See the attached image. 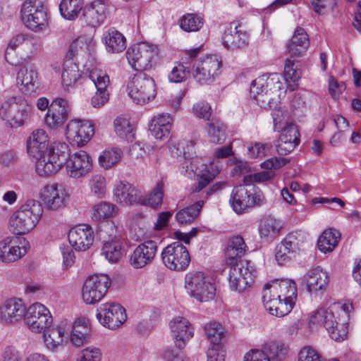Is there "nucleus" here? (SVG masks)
<instances>
[{
	"label": "nucleus",
	"mask_w": 361,
	"mask_h": 361,
	"mask_svg": "<svg viewBox=\"0 0 361 361\" xmlns=\"http://www.w3.org/2000/svg\"><path fill=\"white\" fill-rule=\"evenodd\" d=\"M140 192L132 184L124 181L116 183L113 190L115 201L124 206L139 204Z\"/></svg>",
	"instance_id": "7c9ffc66"
},
{
	"label": "nucleus",
	"mask_w": 361,
	"mask_h": 361,
	"mask_svg": "<svg viewBox=\"0 0 361 361\" xmlns=\"http://www.w3.org/2000/svg\"><path fill=\"white\" fill-rule=\"evenodd\" d=\"M158 52L157 45L140 42L128 48L126 57L132 68L142 71L152 68L157 63Z\"/></svg>",
	"instance_id": "6e6552de"
},
{
	"label": "nucleus",
	"mask_w": 361,
	"mask_h": 361,
	"mask_svg": "<svg viewBox=\"0 0 361 361\" xmlns=\"http://www.w3.org/2000/svg\"><path fill=\"white\" fill-rule=\"evenodd\" d=\"M271 116L273 119V130L274 132H280L290 124H294L289 111L279 105L274 106Z\"/></svg>",
	"instance_id": "de8ad7c7"
},
{
	"label": "nucleus",
	"mask_w": 361,
	"mask_h": 361,
	"mask_svg": "<svg viewBox=\"0 0 361 361\" xmlns=\"http://www.w3.org/2000/svg\"><path fill=\"white\" fill-rule=\"evenodd\" d=\"M263 350L268 354L270 360L281 361L287 355L288 348L281 341H271L264 345Z\"/></svg>",
	"instance_id": "5fc2aeb1"
},
{
	"label": "nucleus",
	"mask_w": 361,
	"mask_h": 361,
	"mask_svg": "<svg viewBox=\"0 0 361 361\" xmlns=\"http://www.w3.org/2000/svg\"><path fill=\"white\" fill-rule=\"evenodd\" d=\"M277 152L281 155H286L291 152L300 143V133L295 124H290L280 131Z\"/></svg>",
	"instance_id": "2f4dec72"
},
{
	"label": "nucleus",
	"mask_w": 361,
	"mask_h": 361,
	"mask_svg": "<svg viewBox=\"0 0 361 361\" xmlns=\"http://www.w3.org/2000/svg\"><path fill=\"white\" fill-rule=\"evenodd\" d=\"M183 168L185 169V175L189 176L196 175L200 177V180L195 188L196 192L205 188L221 171V168L215 161H212L207 165L197 157L185 160Z\"/></svg>",
	"instance_id": "4468645a"
},
{
	"label": "nucleus",
	"mask_w": 361,
	"mask_h": 361,
	"mask_svg": "<svg viewBox=\"0 0 361 361\" xmlns=\"http://www.w3.org/2000/svg\"><path fill=\"white\" fill-rule=\"evenodd\" d=\"M94 134V126L87 120L73 119L70 121L66 126V138L72 145L78 147L87 144Z\"/></svg>",
	"instance_id": "4be33fe9"
},
{
	"label": "nucleus",
	"mask_w": 361,
	"mask_h": 361,
	"mask_svg": "<svg viewBox=\"0 0 361 361\" xmlns=\"http://www.w3.org/2000/svg\"><path fill=\"white\" fill-rule=\"evenodd\" d=\"M97 318L104 326L114 329L120 326L126 320L125 309L118 303L106 302L97 308Z\"/></svg>",
	"instance_id": "393cba45"
},
{
	"label": "nucleus",
	"mask_w": 361,
	"mask_h": 361,
	"mask_svg": "<svg viewBox=\"0 0 361 361\" xmlns=\"http://www.w3.org/2000/svg\"><path fill=\"white\" fill-rule=\"evenodd\" d=\"M283 240L290 247V250L297 253L303 250L308 243V235L303 231H298L290 233Z\"/></svg>",
	"instance_id": "3c124183"
},
{
	"label": "nucleus",
	"mask_w": 361,
	"mask_h": 361,
	"mask_svg": "<svg viewBox=\"0 0 361 361\" xmlns=\"http://www.w3.org/2000/svg\"><path fill=\"white\" fill-rule=\"evenodd\" d=\"M162 199L163 185L161 183H158L148 195L143 196L142 192H140V202H139V204L155 208L161 205Z\"/></svg>",
	"instance_id": "bf43d9fd"
},
{
	"label": "nucleus",
	"mask_w": 361,
	"mask_h": 361,
	"mask_svg": "<svg viewBox=\"0 0 361 361\" xmlns=\"http://www.w3.org/2000/svg\"><path fill=\"white\" fill-rule=\"evenodd\" d=\"M91 193L96 197L102 198L106 192V180L101 174H94L88 180Z\"/></svg>",
	"instance_id": "052dcab7"
},
{
	"label": "nucleus",
	"mask_w": 361,
	"mask_h": 361,
	"mask_svg": "<svg viewBox=\"0 0 361 361\" xmlns=\"http://www.w3.org/2000/svg\"><path fill=\"white\" fill-rule=\"evenodd\" d=\"M161 257L164 266L172 271H183L190 264V256L185 246L179 242H174L165 247Z\"/></svg>",
	"instance_id": "f3484780"
},
{
	"label": "nucleus",
	"mask_w": 361,
	"mask_h": 361,
	"mask_svg": "<svg viewBox=\"0 0 361 361\" xmlns=\"http://www.w3.org/2000/svg\"><path fill=\"white\" fill-rule=\"evenodd\" d=\"M281 229V221L272 216H263L258 226L260 238L268 242H271L278 238Z\"/></svg>",
	"instance_id": "f704fd0d"
},
{
	"label": "nucleus",
	"mask_w": 361,
	"mask_h": 361,
	"mask_svg": "<svg viewBox=\"0 0 361 361\" xmlns=\"http://www.w3.org/2000/svg\"><path fill=\"white\" fill-rule=\"evenodd\" d=\"M110 285V278L106 274L88 276L82 288L83 302L87 305H94L99 302L106 294Z\"/></svg>",
	"instance_id": "a211bd4d"
},
{
	"label": "nucleus",
	"mask_w": 361,
	"mask_h": 361,
	"mask_svg": "<svg viewBox=\"0 0 361 361\" xmlns=\"http://www.w3.org/2000/svg\"><path fill=\"white\" fill-rule=\"evenodd\" d=\"M102 253L111 263H116L122 257V244L120 240L106 241L102 247Z\"/></svg>",
	"instance_id": "4d7b16f0"
},
{
	"label": "nucleus",
	"mask_w": 361,
	"mask_h": 361,
	"mask_svg": "<svg viewBox=\"0 0 361 361\" xmlns=\"http://www.w3.org/2000/svg\"><path fill=\"white\" fill-rule=\"evenodd\" d=\"M118 212V207L113 203L101 201L94 204L90 210L91 218L96 221H102L113 218Z\"/></svg>",
	"instance_id": "49530a36"
},
{
	"label": "nucleus",
	"mask_w": 361,
	"mask_h": 361,
	"mask_svg": "<svg viewBox=\"0 0 361 361\" xmlns=\"http://www.w3.org/2000/svg\"><path fill=\"white\" fill-rule=\"evenodd\" d=\"M305 281L309 292H317L326 288L329 276L325 271L320 267H317L306 273Z\"/></svg>",
	"instance_id": "79ce46f5"
},
{
	"label": "nucleus",
	"mask_w": 361,
	"mask_h": 361,
	"mask_svg": "<svg viewBox=\"0 0 361 361\" xmlns=\"http://www.w3.org/2000/svg\"><path fill=\"white\" fill-rule=\"evenodd\" d=\"M81 77L78 66L71 59H66L63 64L61 84L64 89L74 87Z\"/></svg>",
	"instance_id": "37998d69"
},
{
	"label": "nucleus",
	"mask_w": 361,
	"mask_h": 361,
	"mask_svg": "<svg viewBox=\"0 0 361 361\" xmlns=\"http://www.w3.org/2000/svg\"><path fill=\"white\" fill-rule=\"evenodd\" d=\"M173 118L169 114H161L154 116L150 123L149 130L157 140L167 137L170 133Z\"/></svg>",
	"instance_id": "ea45409f"
},
{
	"label": "nucleus",
	"mask_w": 361,
	"mask_h": 361,
	"mask_svg": "<svg viewBox=\"0 0 361 361\" xmlns=\"http://www.w3.org/2000/svg\"><path fill=\"white\" fill-rule=\"evenodd\" d=\"M297 286L288 279H275L267 283L262 290V301L267 310L276 317L287 315L295 303Z\"/></svg>",
	"instance_id": "f03ea898"
},
{
	"label": "nucleus",
	"mask_w": 361,
	"mask_h": 361,
	"mask_svg": "<svg viewBox=\"0 0 361 361\" xmlns=\"http://www.w3.org/2000/svg\"><path fill=\"white\" fill-rule=\"evenodd\" d=\"M203 204L204 202L200 200L191 206L180 209L176 215V220L180 224L192 223L199 215Z\"/></svg>",
	"instance_id": "603ef678"
},
{
	"label": "nucleus",
	"mask_w": 361,
	"mask_h": 361,
	"mask_svg": "<svg viewBox=\"0 0 361 361\" xmlns=\"http://www.w3.org/2000/svg\"><path fill=\"white\" fill-rule=\"evenodd\" d=\"M49 143L47 133L41 128L33 130L27 140V153L36 159L35 171L42 177L57 173L68 154V146L65 142H54L49 148Z\"/></svg>",
	"instance_id": "f257e3e1"
},
{
	"label": "nucleus",
	"mask_w": 361,
	"mask_h": 361,
	"mask_svg": "<svg viewBox=\"0 0 361 361\" xmlns=\"http://www.w3.org/2000/svg\"><path fill=\"white\" fill-rule=\"evenodd\" d=\"M204 332L210 345L223 344V340L226 336L224 327L218 322H210L205 325Z\"/></svg>",
	"instance_id": "6e6d98bb"
},
{
	"label": "nucleus",
	"mask_w": 361,
	"mask_h": 361,
	"mask_svg": "<svg viewBox=\"0 0 361 361\" xmlns=\"http://www.w3.org/2000/svg\"><path fill=\"white\" fill-rule=\"evenodd\" d=\"M42 214L43 207L39 201L27 200L10 216L9 230L15 235L27 234L36 227Z\"/></svg>",
	"instance_id": "20e7f679"
},
{
	"label": "nucleus",
	"mask_w": 361,
	"mask_h": 361,
	"mask_svg": "<svg viewBox=\"0 0 361 361\" xmlns=\"http://www.w3.org/2000/svg\"><path fill=\"white\" fill-rule=\"evenodd\" d=\"M89 78L94 83L96 89H107L110 84L109 76L106 71L97 68H94L90 71Z\"/></svg>",
	"instance_id": "680f3d73"
},
{
	"label": "nucleus",
	"mask_w": 361,
	"mask_h": 361,
	"mask_svg": "<svg viewBox=\"0 0 361 361\" xmlns=\"http://www.w3.org/2000/svg\"><path fill=\"white\" fill-rule=\"evenodd\" d=\"M221 63L216 55H208L201 58L193 66V77L200 84L212 82L219 73Z\"/></svg>",
	"instance_id": "412c9836"
},
{
	"label": "nucleus",
	"mask_w": 361,
	"mask_h": 361,
	"mask_svg": "<svg viewBox=\"0 0 361 361\" xmlns=\"http://www.w3.org/2000/svg\"><path fill=\"white\" fill-rule=\"evenodd\" d=\"M290 159L285 157H271L262 162L260 166L265 169L258 173L246 175L243 178V182L246 185L259 183L271 180L275 176L274 170L279 169L290 162Z\"/></svg>",
	"instance_id": "bb28decb"
},
{
	"label": "nucleus",
	"mask_w": 361,
	"mask_h": 361,
	"mask_svg": "<svg viewBox=\"0 0 361 361\" xmlns=\"http://www.w3.org/2000/svg\"><path fill=\"white\" fill-rule=\"evenodd\" d=\"M298 361H325V360L316 349L310 345H305L299 351Z\"/></svg>",
	"instance_id": "774afa93"
},
{
	"label": "nucleus",
	"mask_w": 361,
	"mask_h": 361,
	"mask_svg": "<svg viewBox=\"0 0 361 361\" xmlns=\"http://www.w3.org/2000/svg\"><path fill=\"white\" fill-rule=\"evenodd\" d=\"M90 333V320L85 317L78 318L73 324L70 341L73 345L80 347L89 341Z\"/></svg>",
	"instance_id": "c9c22d12"
},
{
	"label": "nucleus",
	"mask_w": 361,
	"mask_h": 361,
	"mask_svg": "<svg viewBox=\"0 0 361 361\" xmlns=\"http://www.w3.org/2000/svg\"><path fill=\"white\" fill-rule=\"evenodd\" d=\"M350 314L343 317L342 319L339 320V322L333 325V328H330L327 330V332L331 339L341 342L346 339L348 334V323L350 321Z\"/></svg>",
	"instance_id": "13d9d810"
},
{
	"label": "nucleus",
	"mask_w": 361,
	"mask_h": 361,
	"mask_svg": "<svg viewBox=\"0 0 361 361\" xmlns=\"http://www.w3.org/2000/svg\"><path fill=\"white\" fill-rule=\"evenodd\" d=\"M20 18L23 23L34 32L44 30L49 25L47 13L37 0H26L22 5Z\"/></svg>",
	"instance_id": "9d476101"
},
{
	"label": "nucleus",
	"mask_w": 361,
	"mask_h": 361,
	"mask_svg": "<svg viewBox=\"0 0 361 361\" xmlns=\"http://www.w3.org/2000/svg\"><path fill=\"white\" fill-rule=\"evenodd\" d=\"M107 7L105 0H94L84 7L82 20L92 27L100 25L106 18Z\"/></svg>",
	"instance_id": "c756f323"
},
{
	"label": "nucleus",
	"mask_w": 361,
	"mask_h": 361,
	"mask_svg": "<svg viewBox=\"0 0 361 361\" xmlns=\"http://www.w3.org/2000/svg\"><path fill=\"white\" fill-rule=\"evenodd\" d=\"M317 329V327H313L310 325V317H309L308 322L306 323L303 320L296 321L290 328L289 334L294 335L298 334L301 336H308L314 330Z\"/></svg>",
	"instance_id": "338daca9"
},
{
	"label": "nucleus",
	"mask_w": 361,
	"mask_h": 361,
	"mask_svg": "<svg viewBox=\"0 0 361 361\" xmlns=\"http://www.w3.org/2000/svg\"><path fill=\"white\" fill-rule=\"evenodd\" d=\"M231 266L228 281L232 290L243 292L254 283L257 270L250 261H239Z\"/></svg>",
	"instance_id": "f8f14e48"
},
{
	"label": "nucleus",
	"mask_w": 361,
	"mask_h": 361,
	"mask_svg": "<svg viewBox=\"0 0 361 361\" xmlns=\"http://www.w3.org/2000/svg\"><path fill=\"white\" fill-rule=\"evenodd\" d=\"M202 16L195 13H186L178 20L180 27L185 32H197L204 25Z\"/></svg>",
	"instance_id": "8fccbe9b"
},
{
	"label": "nucleus",
	"mask_w": 361,
	"mask_h": 361,
	"mask_svg": "<svg viewBox=\"0 0 361 361\" xmlns=\"http://www.w3.org/2000/svg\"><path fill=\"white\" fill-rule=\"evenodd\" d=\"M69 111L67 100L60 97L54 99L44 117L46 126L53 130L61 128L68 118Z\"/></svg>",
	"instance_id": "a878e982"
},
{
	"label": "nucleus",
	"mask_w": 361,
	"mask_h": 361,
	"mask_svg": "<svg viewBox=\"0 0 361 361\" xmlns=\"http://www.w3.org/2000/svg\"><path fill=\"white\" fill-rule=\"evenodd\" d=\"M27 305L18 297L6 298L0 303V326L11 327L20 324L26 314Z\"/></svg>",
	"instance_id": "dca6fc26"
},
{
	"label": "nucleus",
	"mask_w": 361,
	"mask_h": 361,
	"mask_svg": "<svg viewBox=\"0 0 361 361\" xmlns=\"http://www.w3.org/2000/svg\"><path fill=\"white\" fill-rule=\"evenodd\" d=\"M94 235L91 226L87 224L77 225L69 231L68 241L78 251H85L93 244Z\"/></svg>",
	"instance_id": "c85d7f7f"
},
{
	"label": "nucleus",
	"mask_w": 361,
	"mask_h": 361,
	"mask_svg": "<svg viewBox=\"0 0 361 361\" xmlns=\"http://www.w3.org/2000/svg\"><path fill=\"white\" fill-rule=\"evenodd\" d=\"M68 331L66 324L48 327L42 333L44 345L49 350H56L66 343Z\"/></svg>",
	"instance_id": "72a5a7b5"
},
{
	"label": "nucleus",
	"mask_w": 361,
	"mask_h": 361,
	"mask_svg": "<svg viewBox=\"0 0 361 361\" xmlns=\"http://www.w3.org/2000/svg\"><path fill=\"white\" fill-rule=\"evenodd\" d=\"M230 204L233 211L240 214L247 209L266 203V198L260 190L250 191L242 185L235 187L231 194Z\"/></svg>",
	"instance_id": "ddd939ff"
},
{
	"label": "nucleus",
	"mask_w": 361,
	"mask_h": 361,
	"mask_svg": "<svg viewBox=\"0 0 361 361\" xmlns=\"http://www.w3.org/2000/svg\"><path fill=\"white\" fill-rule=\"evenodd\" d=\"M341 236V233L335 228L326 229L317 240L318 249L324 254L333 252L338 245Z\"/></svg>",
	"instance_id": "c03bdc74"
},
{
	"label": "nucleus",
	"mask_w": 361,
	"mask_h": 361,
	"mask_svg": "<svg viewBox=\"0 0 361 361\" xmlns=\"http://www.w3.org/2000/svg\"><path fill=\"white\" fill-rule=\"evenodd\" d=\"M41 47L39 37L27 34L22 52L26 59H30L37 54Z\"/></svg>",
	"instance_id": "69168bd1"
},
{
	"label": "nucleus",
	"mask_w": 361,
	"mask_h": 361,
	"mask_svg": "<svg viewBox=\"0 0 361 361\" xmlns=\"http://www.w3.org/2000/svg\"><path fill=\"white\" fill-rule=\"evenodd\" d=\"M251 97L256 104L264 109H271L280 105L281 100L286 95V90L281 76L274 73L262 75L254 80L250 90Z\"/></svg>",
	"instance_id": "7ed1b4c3"
},
{
	"label": "nucleus",
	"mask_w": 361,
	"mask_h": 361,
	"mask_svg": "<svg viewBox=\"0 0 361 361\" xmlns=\"http://www.w3.org/2000/svg\"><path fill=\"white\" fill-rule=\"evenodd\" d=\"M102 42L106 49L110 53H120L126 48V39L124 35L115 28H109L104 32Z\"/></svg>",
	"instance_id": "a19ab883"
},
{
	"label": "nucleus",
	"mask_w": 361,
	"mask_h": 361,
	"mask_svg": "<svg viewBox=\"0 0 361 361\" xmlns=\"http://www.w3.org/2000/svg\"><path fill=\"white\" fill-rule=\"evenodd\" d=\"M38 73L32 64L23 66L17 72V85L25 94H31L35 91Z\"/></svg>",
	"instance_id": "473e14b6"
},
{
	"label": "nucleus",
	"mask_w": 361,
	"mask_h": 361,
	"mask_svg": "<svg viewBox=\"0 0 361 361\" xmlns=\"http://www.w3.org/2000/svg\"><path fill=\"white\" fill-rule=\"evenodd\" d=\"M127 90L129 97L137 104H145L154 99L157 85L154 80L145 73L135 74L128 82Z\"/></svg>",
	"instance_id": "0eeeda50"
},
{
	"label": "nucleus",
	"mask_w": 361,
	"mask_h": 361,
	"mask_svg": "<svg viewBox=\"0 0 361 361\" xmlns=\"http://www.w3.org/2000/svg\"><path fill=\"white\" fill-rule=\"evenodd\" d=\"M70 197L66 187L54 182L43 185L39 192V198L46 209L58 211L63 208Z\"/></svg>",
	"instance_id": "2eb2a0df"
},
{
	"label": "nucleus",
	"mask_w": 361,
	"mask_h": 361,
	"mask_svg": "<svg viewBox=\"0 0 361 361\" xmlns=\"http://www.w3.org/2000/svg\"><path fill=\"white\" fill-rule=\"evenodd\" d=\"M123 157V150L117 147L105 149L98 157L99 166L105 169H110L118 165Z\"/></svg>",
	"instance_id": "a18cd8bd"
},
{
	"label": "nucleus",
	"mask_w": 361,
	"mask_h": 361,
	"mask_svg": "<svg viewBox=\"0 0 361 361\" xmlns=\"http://www.w3.org/2000/svg\"><path fill=\"white\" fill-rule=\"evenodd\" d=\"M247 248V245L243 237L240 235L230 237L224 249L226 264H233L235 262H238V259L245 254Z\"/></svg>",
	"instance_id": "e433bc0d"
},
{
	"label": "nucleus",
	"mask_w": 361,
	"mask_h": 361,
	"mask_svg": "<svg viewBox=\"0 0 361 361\" xmlns=\"http://www.w3.org/2000/svg\"><path fill=\"white\" fill-rule=\"evenodd\" d=\"M310 45L308 35L305 30L298 27L287 44V50L290 54L294 56H301L307 50Z\"/></svg>",
	"instance_id": "58836bf2"
},
{
	"label": "nucleus",
	"mask_w": 361,
	"mask_h": 361,
	"mask_svg": "<svg viewBox=\"0 0 361 361\" xmlns=\"http://www.w3.org/2000/svg\"><path fill=\"white\" fill-rule=\"evenodd\" d=\"M114 132L121 140L132 142L135 138V128L128 114L116 117L113 123Z\"/></svg>",
	"instance_id": "4c0bfd02"
},
{
	"label": "nucleus",
	"mask_w": 361,
	"mask_h": 361,
	"mask_svg": "<svg viewBox=\"0 0 361 361\" xmlns=\"http://www.w3.org/2000/svg\"><path fill=\"white\" fill-rule=\"evenodd\" d=\"M66 163L67 175L72 178H80L86 176L92 169V161L90 156L84 150H80L73 154H68Z\"/></svg>",
	"instance_id": "b1692460"
},
{
	"label": "nucleus",
	"mask_w": 361,
	"mask_h": 361,
	"mask_svg": "<svg viewBox=\"0 0 361 361\" xmlns=\"http://www.w3.org/2000/svg\"><path fill=\"white\" fill-rule=\"evenodd\" d=\"M102 357V353L100 348L90 345L78 353L76 361H101Z\"/></svg>",
	"instance_id": "e2e57ef3"
},
{
	"label": "nucleus",
	"mask_w": 361,
	"mask_h": 361,
	"mask_svg": "<svg viewBox=\"0 0 361 361\" xmlns=\"http://www.w3.org/2000/svg\"><path fill=\"white\" fill-rule=\"evenodd\" d=\"M353 305L350 303L334 302L329 306L320 307L310 314V325L313 327L323 326L327 331L350 314Z\"/></svg>",
	"instance_id": "423d86ee"
},
{
	"label": "nucleus",
	"mask_w": 361,
	"mask_h": 361,
	"mask_svg": "<svg viewBox=\"0 0 361 361\" xmlns=\"http://www.w3.org/2000/svg\"><path fill=\"white\" fill-rule=\"evenodd\" d=\"M53 322L49 309L42 303L36 302L27 306L23 322L31 332L42 334L48 327H51Z\"/></svg>",
	"instance_id": "9b49d317"
},
{
	"label": "nucleus",
	"mask_w": 361,
	"mask_h": 361,
	"mask_svg": "<svg viewBox=\"0 0 361 361\" xmlns=\"http://www.w3.org/2000/svg\"><path fill=\"white\" fill-rule=\"evenodd\" d=\"M185 288L190 296L200 302L212 299L216 290L209 277L197 271H190L185 275Z\"/></svg>",
	"instance_id": "1a4fd4ad"
},
{
	"label": "nucleus",
	"mask_w": 361,
	"mask_h": 361,
	"mask_svg": "<svg viewBox=\"0 0 361 361\" xmlns=\"http://www.w3.org/2000/svg\"><path fill=\"white\" fill-rule=\"evenodd\" d=\"M30 243L25 238L6 236L0 239V262L9 264L23 258L30 250Z\"/></svg>",
	"instance_id": "6ab92c4d"
},
{
	"label": "nucleus",
	"mask_w": 361,
	"mask_h": 361,
	"mask_svg": "<svg viewBox=\"0 0 361 361\" xmlns=\"http://www.w3.org/2000/svg\"><path fill=\"white\" fill-rule=\"evenodd\" d=\"M250 35L245 27L240 21L231 22L225 29L221 44L228 50L240 49L249 44Z\"/></svg>",
	"instance_id": "aec40b11"
},
{
	"label": "nucleus",
	"mask_w": 361,
	"mask_h": 361,
	"mask_svg": "<svg viewBox=\"0 0 361 361\" xmlns=\"http://www.w3.org/2000/svg\"><path fill=\"white\" fill-rule=\"evenodd\" d=\"M171 335L178 349H183L194 336V328L188 319L181 316L173 318L169 322Z\"/></svg>",
	"instance_id": "cd10ccee"
},
{
	"label": "nucleus",
	"mask_w": 361,
	"mask_h": 361,
	"mask_svg": "<svg viewBox=\"0 0 361 361\" xmlns=\"http://www.w3.org/2000/svg\"><path fill=\"white\" fill-rule=\"evenodd\" d=\"M82 5V0H61L59 10L65 19L73 20L78 16Z\"/></svg>",
	"instance_id": "864d4df0"
},
{
	"label": "nucleus",
	"mask_w": 361,
	"mask_h": 361,
	"mask_svg": "<svg viewBox=\"0 0 361 361\" xmlns=\"http://www.w3.org/2000/svg\"><path fill=\"white\" fill-rule=\"evenodd\" d=\"M301 77V73L293 60L286 59L284 63L283 78L288 83V87L293 91L298 87L296 82Z\"/></svg>",
	"instance_id": "09e8293b"
},
{
	"label": "nucleus",
	"mask_w": 361,
	"mask_h": 361,
	"mask_svg": "<svg viewBox=\"0 0 361 361\" xmlns=\"http://www.w3.org/2000/svg\"><path fill=\"white\" fill-rule=\"evenodd\" d=\"M31 106L21 97H11L0 106V118L10 128L23 126L30 116Z\"/></svg>",
	"instance_id": "39448f33"
},
{
	"label": "nucleus",
	"mask_w": 361,
	"mask_h": 361,
	"mask_svg": "<svg viewBox=\"0 0 361 361\" xmlns=\"http://www.w3.org/2000/svg\"><path fill=\"white\" fill-rule=\"evenodd\" d=\"M272 149L271 143L255 142L247 147V154L250 158H262L267 156Z\"/></svg>",
	"instance_id": "0e129e2a"
},
{
	"label": "nucleus",
	"mask_w": 361,
	"mask_h": 361,
	"mask_svg": "<svg viewBox=\"0 0 361 361\" xmlns=\"http://www.w3.org/2000/svg\"><path fill=\"white\" fill-rule=\"evenodd\" d=\"M158 252V243L146 240L138 244L130 255L129 264L136 269H142L152 264Z\"/></svg>",
	"instance_id": "5701e85b"
}]
</instances>
